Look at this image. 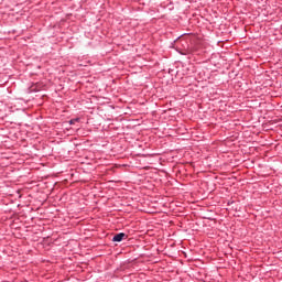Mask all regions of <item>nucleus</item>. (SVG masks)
Returning a JSON list of instances; mask_svg holds the SVG:
<instances>
[{"label": "nucleus", "mask_w": 282, "mask_h": 282, "mask_svg": "<svg viewBox=\"0 0 282 282\" xmlns=\"http://www.w3.org/2000/svg\"><path fill=\"white\" fill-rule=\"evenodd\" d=\"M123 238H126V234H116L115 237L112 238V241L121 242Z\"/></svg>", "instance_id": "nucleus-1"}, {"label": "nucleus", "mask_w": 282, "mask_h": 282, "mask_svg": "<svg viewBox=\"0 0 282 282\" xmlns=\"http://www.w3.org/2000/svg\"><path fill=\"white\" fill-rule=\"evenodd\" d=\"M76 122H78V119H72V120L69 121V124H76Z\"/></svg>", "instance_id": "nucleus-2"}, {"label": "nucleus", "mask_w": 282, "mask_h": 282, "mask_svg": "<svg viewBox=\"0 0 282 282\" xmlns=\"http://www.w3.org/2000/svg\"><path fill=\"white\" fill-rule=\"evenodd\" d=\"M63 184H66V180L63 181Z\"/></svg>", "instance_id": "nucleus-3"}]
</instances>
